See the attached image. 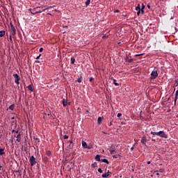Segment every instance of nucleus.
Instances as JSON below:
<instances>
[{"label": "nucleus", "mask_w": 178, "mask_h": 178, "mask_svg": "<svg viewBox=\"0 0 178 178\" xmlns=\"http://www.w3.org/2000/svg\"><path fill=\"white\" fill-rule=\"evenodd\" d=\"M156 77H158V68L154 67L151 73L150 80H154V79H156Z\"/></svg>", "instance_id": "1"}, {"label": "nucleus", "mask_w": 178, "mask_h": 178, "mask_svg": "<svg viewBox=\"0 0 178 178\" xmlns=\"http://www.w3.org/2000/svg\"><path fill=\"white\" fill-rule=\"evenodd\" d=\"M38 9H41V7H37V8H33L31 11V13L32 15H37V13H42V11H36V10H38Z\"/></svg>", "instance_id": "2"}, {"label": "nucleus", "mask_w": 178, "mask_h": 178, "mask_svg": "<svg viewBox=\"0 0 178 178\" xmlns=\"http://www.w3.org/2000/svg\"><path fill=\"white\" fill-rule=\"evenodd\" d=\"M29 161L31 166H34V165L37 163V161H35V157H34V156H31Z\"/></svg>", "instance_id": "3"}, {"label": "nucleus", "mask_w": 178, "mask_h": 178, "mask_svg": "<svg viewBox=\"0 0 178 178\" xmlns=\"http://www.w3.org/2000/svg\"><path fill=\"white\" fill-rule=\"evenodd\" d=\"M13 77L15 79V82L16 83V84H19V81H20V77L19 76V75L17 74H14Z\"/></svg>", "instance_id": "4"}, {"label": "nucleus", "mask_w": 178, "mask_h": 178, "mask_svg": "<svg viewBox=\"0 0 178 178\" xmlns=\"http://www.w3.org/2000/svg\"><path fill=\"white\" fill-rule=\"evenodd\" d=\"M159 137H162L163 138H168V135H166V134H165L163 131H160Z\"/></svg>", "instance_id": "5"}, {"label": "nucleus", "mask_w": 178, "mask_h": 178, "mask_svg": "<svg viewBox=\"0 0 178 178\" xmlns=\"http://www.w3.org/2000/svg\"><path fill=\"white\" fill-rule=\"evenodd\" d=\"M41 9H42V12H44V11H45V10H47V9H49V7H48V6H44V7H41L40 8ZM40 11H41L40 10H36V12H40Z\"/></svg>", "instance_id": "6"}, {"label": "nucleus", "mask_w": 178, "mask_h": 178, "mask_svg": "<svg viewBox=\"0 0 178 178\" xmlns=\"http://www.w3.org/2000/svg\"><path fill=\"white\" fill-rule=\"evenodd\" d=\"M109 175H111V172L108 170L107 172L102 174V177H108Z\"/></svg>", "instance_id": "7"}, {"label": "nucleus", "mask_w": 178, "mask_h": 178, "mask_svg": "<svg viewBox=\"0 0 178 178\" xmlns=\"http://www.w3.org/2000/svg\"><path fill=\"white\" fill-rule=\"evenodd\" d=\"M146 143H147V138H145V136H143L141 139V143L143 144V145H145Z\"/></svg>", "instance_id": "8"}, {"label": "nucleus", "mask_w": 178, "mask_h": 178, "mask_svg": "<svg viewBox=\"0 0 178 178\" xmlns=\"http://www.w3.org/2000/svg\"><path fill=\"white\" fill-rule=\"evenodd\" d=\"M20 136H21L20 134H19L16 136V138H17L16 141H17V143H20V142L22 141V138H20Z\"/></svg>", "instance_id": "9"}, {"label": "nucleus", "mask_w": 178, "mask_h": 178, "mask_svg": "<svg viewBox=\"0 0 178 178\" xmlns=\"http://www.w3.org/2000/svg\"><path fill=\"white\" fill-rule=\"evenodd\" d=\"M144 9H145V6L144 4H142V7L140 8V12L142 15H144Z\"/></svg>", "instance_id": "10"}, {"label": "nucleus", "mask_w": 178, "mask_h": 178, "mask_svg": "<svg viewBox=\"0 0 178 178\" xmlns=\"http://www.w3.org/2000/svg\"><path fill=\"white\" fill-rule=\"evenodd\" d=\"M62 104H63V106H67V100L63 99Z\"/></svg>", "instance_id": "11"}, {"label": "nucleus", "mask_w": 178, "mask_h": 178, "mask_svg": "<svg viewBox=\"0 0 178 178\" xmlns=\"http://www.w3.org/2000/svg\"><path fill=\"white\" fill-rule=\"evenodd\" d=\"M95 159H96V161H97V162H101V157H100L99 154L96 155Z\"/></svg>", "instance_id": "12"}, {"label": "nucleus", "mask_w": 178, "mask_h": 178, "mask_svg": "<svg viewBox=\"0 0 178 178\" xmlns=\"http://www.w3.org/2000/svg\"><path fill=\"white\" fill-rule=\"evenodd\" d=\"M88 146V145H87V143H86V141L83 140V141H82V147H83V148H87Z\"/></svg>", "instance_id": "13"}, {"label": "nucleus", "mask_w": 178, "mask_h": 178, "mask_svg": "<svg viewBox=\"0 0 178 178\" xmlns=\"http://www.w3.org/2000/svg\"><path fill=\"white\" fill-rule=\"evenodd\" d=\"M177 96H178V90H177L175 92V105H176V102L177 101Z\"/></svg>", "instance_id": "14"}, {"label": "nucleus", "mask_w": 178, "mask_h": 178, "mask_svg": "<svg viewBox=\"0 0 178 178\" xmlns=\"http://www.w3.org/2000/svg\"><path fill=\"white\" fill-rule=\"evenodd\" d=\"M102 162H104V163L109 164V161L106 159H103L101 160Z\"/></svg>", "instance_id": "15"}, {"label": "nucleus", "mask_w": 178, "mask_h": 178, "mask_svg": "<svg viewBox=\"0 0 178 178\" xmlns=\"http://www.w3.org/2000/svg\"><path fill=\"white\" fill-rule=\"evenodd\" d=\"M101 122H102V117H99V118H97V123H98L99 124H101Z\"/></svg>", "instance_id": "16"}, {"label": "nucleus", "mask_w": 178, "mask_h": 178, "mask_svg": "<svg viewBox=\"0 0 178 178\" xmlns=\"http://www.w3.org/2000/svg\"><path fill=\"white\" fill-rule=\"evenodd\" d=\"M136 10H141V6L140 4H138L136 7Z\"/></svg>", "instance_id": "17"}, {"label": "nucleus", "mask_w": 178, "mask_h": 178, "mask_svg": "<svg viewBox=\"0 0 178 178\" xmlns=\"http://www.w3.org/2000/svg\"><path fill=\"white\" fill-rule=\"evenodd\" d=\"M5 35V31H0V37H3Z\"/></svg>", "instance_id": "18"}, {"label": "nucleus", "mask_w": 178, "mask_h": 178, "mask_svg": "<svg viewBox=\"0 0 178 178\" xmlns=\"http://www.w3.org/2000/svg\"><path fill=\"white\" fill-rule=\"evenodd\" d=\"M3 151H5V149H3V148L0 149V155H3V154H5Z\"/></svg>", "instance_id": "19"}, {"label": "nucleus", "mask_w": 178, "mask_h": 178, "mask_svg": "<svg viewBox=\"0 0 178 178\" xmlns=\"http://www.w3.org/2000/svg\"><path fill=\"white\" fill-rule=\"evenodd\" d=\"M10 27H11L12 31H16V29H15V26H13V24L12 23H10Z\"/></svg>", "instance_id": "20"}, {"label": "nucleus", "mask_w": 178, "mask_h": 178, "mask_svg": "<svg viewBox=\"0 0 178 178\" xmlns=\"http://www.w3.org/2000/svg\"><path fill=\"white\" fill-rule=\"evenodd\" d=\"M9 109H10L11 111H13V109H15V104H12L9 106Z\"/></svg>", "instance_id": "21"}, {"label": "nucleus", "mask_w": 178, "mask_h": 178, "mask_svg": "<svg viewBox=\"0 0 178 178\" xmlns=\"http://www.w3.org/2000/svg\"><path fill=\"white\" fill-rule=\"evenodd\" d=\"M90 2H91V0H86V6H88V5H90Z\"/></svg>", "instance_id": "22"}, {"label": "nucleus", "mask_w": 178, "mask_h": 178, "mask_svg": "<svg viewBox=\"0 0 178 178\" xmlns=\"http://www.w3.org/2000/svg\"><path fill=\"white\" fill-rule=\"evenodd\" d=\"M113 84L115 85L116 86H119V83L116 82V79H113Z\"/></svg>", "instance_id": "23"}, {"label": "nucleus", "mask_w": 178, "mask_h": 178, "mask_svg": "<svg viewBox=\"0 0 178 178\" xmlns=\"http://www.w3.org/2000/svg\"><path fill=\"white\" fill-rule=\"evenodd\" d=\"M27 88L30 90V91H33V87L31 86V85H29Z\"/></svg>", "instance_id": "24"}, {"label": "nucleus", "mask_w": 178, "mask_h": 178, "mask_svg": "<svg viewBox=\"0 0 178 178\" xmlns=\"http://www.w3.org/2000/svg\"><path fill=\"white\" fill-rule=\"evenodd\" d=\"M76 59L74 58H71V63L73 65V63H74Z\"/></svg>", "instance_id": "25"}, {"label": "nucleus", "mask_w": 178, "mask_h": 178, "mask_svg": "<svg viewBox=\"0 0 178 178\" xmlns=\"http://www.w3.org/2000/svg\"><path fill=\"white\" fill-rule=\"evenodd\" d=\"M78 83H81V81H83V77H80L78 80H77Z\"/></svg>", "instance_id": "26"}, {"label": "nucleus", "mask_w": 178, "mask_h": 178, "mask_svg": "<svg viewBox=\"0 0 178 178\" xmlns=\"http://www.w3.org/2000/svg\"><path fill=\"white\" fill-rule=\"evenodd\" d=\"M63 138H64V140H67V138H69V136L65 135V136H63Z\"/></svg>", "instance_id": "27"}, {"label": "nucleus", "mask_w": 178, "mask_h": 178, "mask_svg": "<svg viewBox=\"0 0 178 178\" xmlns=\"http://www.w3.org/2000/svg\"><path fill=\"white\" fill-rule=\"evenodd\" d=\"M46 154H47V155L48 156H51V152H49V151H47V152H46Z\"/></svg>", "instance_id": "28"}, {"label": "nucleus", "mask_w": 178, "mask_h": 178, "mask_svg": "<svg viewBox=\"0 0 178 178\" xmlns=\"http://www.w3.org/2000/svg\"><path fill=\"white\" fill-rule=\"evenodd\" d=\"M141 13V10H138L137 13V15L140 16V14Z\"/></svg>", "instance_id": "29"}, {"label": "nucleus", "mask_w": 178, "mask_h": 178, "mask_svg": "<svg viewBox=\"0 0 178 178\" xmlns=\"http://www.w3.org/2000/svg\"><path fill=\"white\" fill-rule=\"evenodd\" d=\"M174 86L175 87H177V86H178V81H175V83Z\"/></svg>", "instance_id": "30"}, {"label": "nucleus", "mask_w": 178, "mask_h": 178, "mask_svg": "<svg viewBox=\"0 0 178 178\" xmlns=\"http://www.w3.org/2000/svg\"><path fill=\"white\" fill-rule=\"evenodd\" d=\"M109 151H110V152H111V154H113L114 152H115V150H114V149H110Z\"/></svg>", "instance_id": "31"}, {"label": "nucleus", "mask_w": 178, "mask_h": 178, "mask_svg": "<svg viewBox=\"0 0 178 178\" xmlns=\"http://www.w3.org/2000/svg\"><path fill=\"white\" fill-rule=\"evenodd\" d=\"M150 134L155 136V135H156V132L151 131Z\"/></svg>", "instance_id": "32"}, {"label": "nucleus", "mask_w": 178, "mask_h": 178, "mask_svg": "<svg viewBox=\"0 0 178 178\" xmlns=\"http://www.w3.org/2000/svg\"><path fill=\"white\" fill-rule=\"evenodd\" d=\"M16 35V31H13L12 35Z\"/></svg>", "instance_id": "33"}, {"label": "nucleus", "mask_w": 178, "mask_h": 178, "mask_svg": "<svg viewBox=\"0 0 178 178\" xmlns=\"http://www.w3.org/2000/svg\"><path fill=\"white\" fill-rule=\"evenodd\" d=\"M98 172H99V173H102V169H101V168H98Z\"/></svg>", "instance_id": "34"}, {"label": "nucleus", "mask_w": 178, "mask_h": 178, "mask_svg": "<svg viewBox=\"0 0 178 178\" xmlns=\"http://www.w3.org/2000/svg\"><path fill=\"white\" fill-rule=\"evenodd\" d=\"M143 55H144V54H136V56H143Z\"/></svg>", "instance_id": "35"}, {"label": "nucleus", "mask_w": 178, "mask_h": 178, "mask_svg": "<svg viewBox=\"0 0 178 178\" xmlns=\"http://www.w3.org/2000/svg\"><path fill=\"white\" fill-rule=\"evenodd\" d=\"M118 118H120V116H122V113H118V115H117Z\"/></svg>", "instance_id": "36"}, {"label": "nucleus", "mask_w": 178, "mask_h": 178, "mask_svg": "<svg viewBox=\"0 0 178 178\" xmlns=\"http://www.w3.org/2000/svg\"><path fill=\"white\" fill-rule=\"evenodd\" d=\"M42 51H44V48L41 47V48L39 49V51H40V52H42Z\"/></svg>", "instance_id": "37"}, {"label": "nucleus", "mask_w": 178, "mask_h": 178, "mask_svg": "<svg viewBox=\"0 0 178 178\" xmlns=\"http://www.w3.org/2000/svg\"><path fill=\"white\" fill-rule=\"evenodd\" d=\"M69 147H70V148H73V144H70V145H69Z\"/></svg>", "instance_id": "38"}, {"label": "nucleus", "mask_w": 178, "mask_h": 178, "mask_svg": "<svg viewBox=\"0 0 178 178\" xmlns=\"http://www.w3.org/2000/svg\"><path fill=\"white\" fill-rule=\"evenodd\" d=\"M118 12H119V10H114V13H118Z\"/></svg>", "instance_id": "39"}, {"label": "nucleus", "mask_w": 178, "mask_h": 178, "mask_svg": "<svg viewBox=\"0 0 178 178\" xmlns=\"http://www.w3.org/2000/svg\"><path fill=\"white\" fill-rule=\"evenodd\" d=\"M40 57H41V54H40L38 56H37L36 59H40Z\"/></svg>", "instance_id": "40"}, {"label": "nucleus", "mask_w": 178, "mask_h": 178, "mask_svg": "<svg viewBox=\"0 0 178 178\" xmlns=\"http://www.w3.org/2000/svg\"><path fill=\"white\" fill-rule=\"evenodd\" d=\"M89 81H92V77H90V79H89Z\"/></svg>", "instance_id": "41"}, {"label": "nucleus", "mask_w": 178, "mask_h": 178, "mask_svg": "<svg viewBox=\"0 0 178 178\" xmlns=\"http://www.w3.org/2000/svg\"><path fill=\"white\" fill-rule=\"evenodd\" d=\"M159 132H156V136H159Z\"/></svg>", "instance_id": "42"}, {"label": "nucleus", "mask_w": 178, "mask_h": 178, "mask_svg": "<svg viewBox=\"0 0 178 178\" xmlns=\"http://www.w3.org/2000/svg\"><path fill=\"white\" fill-rule=\"evenodd\" d=\"M70 144H73V140H70Z\"/></svg>", "instance_id": "43"}, {"label": "nucleus", "mask_w": 178, "mask_h": 178, "mask_svg": "<svg viewBox=\"0 0 178 178\" xmlns=\"http://www.w3.org/2000/svg\"><path fill=\"white\" fill-rule=\"evenodd\" d=\"M129 62L130 63V62H133V59H130L129 60Z\"/></svg>", "instance_id": "44"}, {"label": "nucleus", "mask_w": 178, "mask_h": 178, "mask_svg": "<svg viewBox=\"0 0 178 178\" xmlns=\"http://www.w3.org/2000/svg\"><path fill=\"white\" fill-rule=\"evenodd\" d=\"M35 63H40V61L35 60Z\"/></svg>", "instance_id": "45"}, {"label": "nucleus", "mask_w": 178, "mask_h": 178, "mask_svg": "<svg viewBox=\"0 0 178 178\" xmlns=\"http://www.w3.org/2000/svg\"><path fill=\"white\" fill-rule=\"evenodd\" d=\"M88 149H91V147L87 146Z\"/></svg>", "instance_id": "46"}, {"label": "nucleus", "mask_w": 178, "mask_h": 178, "mask_svg": "<svg viewBox=\"0 0 178 178\" xmlns=\"http://www.w3.org/2000/svg\"><path fill=\"white\" fill-rule=\"evenodd\" d=\"M10 40L12 41V36H10Z\"/></svg>", "instance_id": "47"}, {"label": "nucleus", "mask_w": 178, "mask_h": 178, "mask_svg": "<svg viewBox=\"0 0 178 178\" xmlns=\"http://www.w3.org/2000/svg\"><path fill=\"white\" fill-rule=\"evenodd\" d=\"M151 163V161L147 162V165H149Z\"/></svg>", "instance_id": "48"}, {"label": "nucleus", "mask_w": 178, "mask_h": 178, "mask_svg": "<svg viewBox=\"0 0 178 178\" xmlns=\"http://www.w3.org/2000/svg\"><path fill=\"white\" fill-rule=\"evenodd\" d=\"M147 8L149 9V8H151V7L149 6V5H147Z\"/></svg>", "instance_id": "49"}, {"label": "nucleus", "mask_w": 178, "mask_h": 178, "mask_svg": "<svg viewBox=\"0 0 178 178\" xmlns=\"http://www.w3.org/2000/svg\"><path fill=\"white\" fill-rule=\"evenodd\" d=\"M156 176H159V174L157 172V173H156Z\"/></svg>", "instance_id": "50"}, {"label": "nucleus", "mask_w": 178, "mask_h": 178, "mask_svg": "<svg viewBox=\"0 0 178 178\" xmlns=\"http://www.w3.org/2000/svg\"><path fill=\"white\" fill-rule=\"evenodd\" d=\"M15 133L17 134V133H19V131H16Z\"/></svg>", "instance_id": "51"}, {"label": "nucleus", "mask_w": 178, "mask_h": 178, "mask_svg": "<svg viewBox=\"0 0 178 178\" xmlns=\"http://www.w3.org/2000/svg\"><path fill=\"white\" fill-rule=\"evenodd\" d=\"M131 149H134V147H131Z\"/></svg>", "instance_id": "52"}, {"label": "nucleus", "mask_w": 178, "mask_h": 178, "mask_svg": "<svg viewBox=\"0 0 178 178\" xmlns=\"http://www.w3.org/2000/svg\"><path fill=\"white\" fill-rule=\"evenodd\" d=\"M13 133H15V130H13Z\"/></svg>", "instance_id": "53"}, {"label": "nucleus", "mask_w": 178, "mask_h": 178, "mask_svg": "<svg viewBox=\"0 0 178 178\" xmlns=\"http://www.w3.org/2000/svg\"><path fill=\"white\" fill-rule=\"evenodd\" d=\"M113 158H118V157H116V156H113Z\"/></svg>", "instance_id": "54"}, {"label": "nucleus", "mask_w": 178, "mask_h": 178, "mask_svg": "<svg viewBox=\"0 0 178 178\" xmlns=\"http://www.w3.org/2000/svg\"><path fill=\"white\" fill-rule=\"evenodd\" d=\"M92 166H95V165H94V164H92Z\"/></svg>", "instance_id": "55"}, {"label": "nucleus", "mask_w": 178, "mask_h": 178, "mask_svg": "<svg viewBox=\"0 0 178 178\" xmlns=\"http://www.w3.org/2000/svg\"><path fill=\"white\" fill-rule=\"evenodd\" d=\"M1 168H2V165H0V169H1Z\"/></svg>", "instance_id": "56"}]
</instances>
